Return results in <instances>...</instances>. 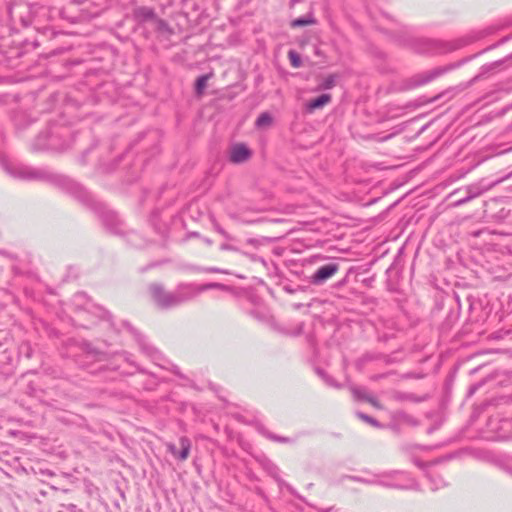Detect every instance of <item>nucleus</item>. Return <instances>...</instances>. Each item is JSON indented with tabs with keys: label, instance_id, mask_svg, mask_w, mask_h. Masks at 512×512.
<instances>
[{
	"label": "nucleus",
	"instance_id": "f257e3e1",
	"mask_svg": "<svg viewBox=\"0 0 512 512\" xmlns=\"http://www.w3.org/2000/svg\"><path fill=\"white\" fill-rule=\"evenodd\" d=\"M2 166L5 171L14 178L54 183L63 187L85 205L92 206L95 204L93 196L81 184L66 176L53 173L47 168L33 167L24 164H10L7 162H3Z\"/></svg>",
	"mask_w": 512,
	"mask_h": 512
},
{
	"label": "nucleus",
	"instance_id": "f03ea898",
	"mask_svg": "<svg viewBox=\"0 0 512 512\" xmlns=\"http://www.w3.org/2000/svg\"><path fill=\"white\" fill-rule=\"evenodd\" d=\"M221 286L220 284H208L197 287L193 284H181L174 291H167L162 284L152 283L149 286V292L159 308L171 309L194 299L208 288Z\"/></svg>",
	"mask_w": 512,
	"mask_h": 512
},
{
	"label": "nucleus",
	"instance_id": "7ed1b4c3",
	"mask_svg": "<svg viewBox=\"0 0 512 512\" xmlns=\"http://www.w3.org/2000/svg\"><path fill=\"white\" fill-rule=\"evenodd\" d=\"M72 142V132L69 127L51 124L41 131L32 143L35 151L51 150L64 151Z\"/></svg>",
	"mask_w": 512,
	"mask_h": 512
},
{
	"label": "nucleus",
	"instance_id": "20e7f679",
	"mask_svg": "<svg viewBox=\"0 0 512 512\" xmlns=\"http://www.w3.org/2000/svg\"><path fill=\"white\" fill-rule=\"evenodd\" d=\"M348 478L357 482L377 484L391 489L412 490L418 487L416 481L409 474L399 470L384 472L375 476L373 480H365L357 476H349Z\"/></svg>",
	"mask_w": 512,
	"mask_h": 512
},
{
	"label": "nucleus",
	"instance_id": "39448f33",
	"mask_svg": "<svg viewBox=\"0 0 512 512\" xmlns=\"http://www.w3.org/2000/svg\"><path fill=\"white\" fill-rule=\"evenodd\" d=\"M449 69V67H436L432 70L415 74L406 80V88L414 89L416 87L428 84L445 74Z\"/></svg>",
	"mask_w": 512,
	"mask_h": 512
},
{
	"label": "nucleus",
	"instance_id": "423d86ee",
	"mask_svg": "<svg viewBox=\"0 0 512 512\" xmlns=\"http://www.w3.org/2000/svg\"><path fill=\"white\" fill-rule=\"evenodd\" d=\"M339 268L337 262H329L322 265L309 277V282L316 286L323 285L339 271Z\"/></svg>",
	"mask_w": 512,
	"mask_h": 512
},
{
	"label": "nucleus",
	"instance_id": "0eeeda50",
	"mask_svg": "<svg viewBox=\"0 0 512 512\" xmlns=\"http://www.w3.org/2000/svg\"><path fill=\"white\" fill-rule=\"evenodd\" d=\"M100 218L105 228L112 234L123 232V223L117 213L112 210L101 209Z\"/></svg>",
	"mask_w": 512,
	"mask_h": 512
},
{
	"label": "nucleus",
	"instance_id": "6e6552de",
	"mask_svg": "<svg viewBox=\"0 0 512 512\" xmlns=\"http://www.w3.org/2000/svg\"><path fill=\"white\" fill-rule=\"evenodd\" d=\"M391 420L390 426L396 432H399L402 426L415 427L419 425V421L415 417L402 410L393 412Z\"/></svg>",
	"mask_w": 512,
	"mask_h": 512
},
{
	"label": "nucleus",
	"instance_id": "1a4fd4ad",
	"mask_svg": "<svg viewBox=\"0 0 512 512\" xmlns=\"http://www.w3.org/2000/svg\"><path fill=\"white\" fill-rule=\"evenodd\" d=\"M179 443H180V446H181L180 450H178L176 445L174 443H171V442L166 444V448H167V451L171 455H173L175 458H177L180 461H184L189 456L192 444H191L190 439L188 437H186V436H182L179 439Z\"/></svg>",
	"mask_w": 512,
	"mask_h": 512
},
{
	"label": "nucleus",
	"instance_id": "9d476101",
	"mask_svg": "<svg viewBox=\"0 0 512 512\" xmlns=\"http://www.w3.org/2000/svg\"><path fill=\"white\" fill-rule=\"evenodd\" d=\"M252 156L251 150L243 143L235 144L231 147L229 160L234 164H241L248 161Z\"/></svg>",
	"mask_w": 512,
	"mask_h": 512
},
{
	"label": "nucleus",
	"instance_id": "9b49d317",
	"mask_svg": "<svg viewBox=\"0 0 512 512\" xmlns=\"http://www.w3.org/2000/svg\"><path fill=\"white\" fill-rule=\"evenodd\" d=\"M133 19L138 24H144L147 22H153L156 19L155 9L148 6H137L132 11Z\"/></svg>",
	"mask_w": 512,
	"mask_h": 512
},
{
	"label": "nucleus",
	"instance_id": "f8f14e48",
	"mask_svg": "<svg viewBox=\"0 0 512 512\" xmlns=\"http://www.w3.org/2000/svg\"><path fill=\"white\" fill-rule=\"evenodd\" d=\"M331 101L329 94H321L318 97L306 103V111L312 113L316 109H320Z\"/></svg>",
	"mask_w": 512,
	"mask_h": 512
},
{
	"label": "nucleus",
	"instance_id": "ddd939ff",
	"mask_svg": "<svg viewBox=\"0 0 512 512\" xmlns=\"http://www.w3.org/2000/svg\"><path fill=\"white\" fill-rule=\"evenodd\" d=\"M258 432L261 435H263L264 437H266L267 439L274 441V442H279V443H284V444L295 442V440L292 438L279 436V435H276V434L270 432L268 429H266L262 425L258 427Z\"/></svg>",
	"mask_w": 512,
	"mask_h": 512
},
{
	"label": "nucleus",
	"instance_id": "4468645a",
	"mask_svg": "<svg viewBox=\"0 0 512 512\" xmlns=\"http://www.w3.org/2000/svg\"><path fill=\"white\" fill-rule=\"evenodd\" d=\"M314 24H316V19L312 13H308L304 16L296 18V19L292 20L290 23L292 28L303 27V26L314 25Z\"/></svg>",
	"mask_w": 512,
	"mask_h": 512
},
{
	"label": "nucleus",
	"instance_id": "2eb2a0df",
	"mask_svg": "<svg viewBox=\"0 0 512 512\" xmlns=\"http://www.w3.org/2000/svg\"><path fill=\"white\" fill-rule=\"evenodd\" d=\"M261 463L269 475H271L277 481L280 480V469L272 461L269 459H263Z\"/></svg>",
	"mask_w": 512,
	"mask_h": 512
},
{
	"label": "nucleus",
	"instance_id": "dca6fc26",
	"mask_svg": "<svg viewBox=\"0 0 512 512\" xmlns=\"http://www.w3.org/2000/svg\"><path fill=\"white\" fill-rule=\"evenodd\" d=\"M211 77H212V73H208V74L201 75L196 79L195 92L197 95L203 94V92L207 86V82Z\"/></svg>",
	"mask_w": 512,
	"mask_h": 512
},
{
	"label": "nucleus",
	"instance_id": "f3484780",
	"mask_svg": "<svg viewBox=\"0 0 512 512\" xmlns=\"http://www.w3.org/2000/svg\"><path fill=\"white\" fill-rule=\"evenodd\" d=\"M272 122V116L268 112H263L256 119L255 125L257 128H264L270 126Z\"/></svg>",
	"mask_w": 512,
	"mask_h": 512
},
{
	"label": "nucleus",
	"instance_id": "a211bd4d",
	"mask_svg": "<svg viewBox=\"0 0 512 512\" xmlns=\"http://www.w3.org/2000/svg\"><path fill=\"white\" fill-rule=\"evenodd\" d=\"M153 23L155 25L156 31H158L160 33H166V34L172 33V30L169 27L168 23L165 20L159 18L158 16H156V19H154Z\"/></svg>",
	"mask_w": 512,
	"mask_h": 512
},
{
	"label": "nucleus",
	"instance_id": "6ab92c4d",
	"mask_svg": "<svg viewBox=\"0 0 512 512\" xmlns=\"http://www.w3.org/2000/svg\"><path fill=\"white\" fill-rule=\"evenodd\" d=\"M142 350L143 352L149 356L155 363H157V361L160 359L161 355L159 353V351L152 347V346H149V345H142Z\"/></svg>",
	"mask_w": 512,
	"mask_h": 512
},
{
	"label": "nucleus",
	"instance_id": "aec40b11",
	"mask_svg": "<svg viewBox=\"0 0 512 512\" xmlns=\"http://www.w3.org/2000/svg\"><path fill=\"white\" fill-rule=\"evenodd\" d=\"M494 463L499 469L512 476V465L505 458H496Z\"/></svg>",
	"mask_w": 512,
	"mask_h": 512
},
{
	"label": "nucleus",
	"instance_id": "412c9836",
	"mask_svg": "<svg viewBox=\"0 0 512 512\" xmlns=\"http://www.w3.org/2000/svg\"><path fill=\"white\" fill-rule=\"evenodd\" d=\"M400 43L403 44V45H408V46H413L414 49L418 52V53H424V52H427L429 51L430 49L429 48H425V47H418L417 44H418V41L415 40V39H412L410 37H407V38H403L400 40Z\"/></svg>",
	"mask_w": 512,
	"mask_h": 512
},
{
	"label": "nucleus",
	"instance_id": "4be33fe9",
	"mask_svg": "<svg viewBox=\"0 0 512 512\" xmlns=\"http://www.w3.org/2000/svg\"><path fill=\"white\" fill-rule=\"evenodd\" d=\"M428 477L432 484V486H431L432 490H438L447 485V483L444 481V479L440 475H429Z\"/></svg>",
	"mask_w": 512,
	"mask_h": 512
},
{
	"label": "nucleus",
	"instance_id": "5701e85b",
	"mask_svg": "<svg viewBox=\"0 0 512 512\" xmlns=\"http://www.w3.org/2000/svg\"><path fill=\"white\" fill-rule=\"evenodd\" d=\"M505 60H499V61H495L493 63H490V64H486L484 66L481 67V72L479 75H477L474 80L478 79L479 77L483 76L484 74L492 71L493 69L499 67L500 65H502V63H504Z\"/></svg>",
	"mask_w": 512,
	"mask_h": 512
},
{
	"label": "nucleus",
	"instance_id": "b1692460",
	"mask_svg": "<svg viewBox=\"0 0 512 512\" xmlns=\"http://www.w3.org/2000/svg\"><path fill=\"white\" fill-rule=\"evenodd\" d=\"M397 399L418 403V402L424 401L426 399V397L416 396V395L410 394V393H403V394H399L397 396Z\"/></svg>",
	"mask_w": 512,
	"mask_h": 512
},
{
	"label": "nucleus",
	"instance_id": "393cba45",
	"mask_svg": "<svg viewBox=\"0 0 512 512\" xmlns=\"http://www.w3.org/2000/svg\"><path fill=\"white\" fill-rule=\"evenodd\" d=\"M288 58H289L290 63H291V65L293 67L298 68V67H300L302 65V61H301L300 55L296 51L289 50Z\"/></svg>",
	"mask_w": 512,
	"mask_h": 512
},
{
	"label": "nucleus",
	"instance_id": "a878e982",
	"mask_svg": "<svg viewBox=\"0 0 512 512\" xmlns=\"http://www.w3.org/2000/svg\"><path fill=\"white\" fill-rule=\"evenodd\" d=\"M351 391L356 399L366 401L369 397V394L364 388L361 387H352Z\"/></svg>",
	"mask_w": 512,
	"mask_h": 512
},
{
	"label": "nucleus",
	"instance_id": "bb28decb",
	"mask_svg": "<svg viewBox=\"0 0 512 512\" xmlns=\"http://www.w3.org/2000/svg\"><path fill=\"white\" fill-rule=\"evenodd\" d=\"M317 373L322 377V379L329 385V386H332V387H336V388H339L340 385H338L332 377H330L329 375H327L323 370L321 369H317Z\"/></svg>",
	"mask_w": 512,
	"mask_h": 512
},
{
	"label": "nucleus",
	"instance_id": "cd10ccee",
	"mask_svg": "<svg viewBox=\"0 0 512 512\" xmlns=\"http://www.w3.org/2000/svg\"><path fill=\"white\" fill-rule=\"evenodd\" d=\"M357 416L362 419L363 421L371 424L372 426H375V427H380V423L373 417L367 415V414H364V413H361V412H358L357 413Z\"/></svg>",
	"mask_w": 512,
	"mask_h": 512
},
{
	"label": "nucleus",
	"instance_id": "c85d7f7f",
	"mask_svg": "<svg viewBox=\"0 0 512 512\" xmlns=\"http://www.w3.org/2000/svg\"><path fill=\"white\" fill-rule=\"evenodd\" d=\"M467 192L469 195V198L474 199L478 196H480L483 193V190L479 188L478 186H469L467 188Z\"/></svg>",
	"mask_w": 512,
	"mask_h": 512
},
{
	"label": "nucleus",
	"instance_id": "c756f323",
	"mask_svg": "<svg viewBox=\"0 0 512 512\" xmlns=\"http://www.w3.org/2000/svg\"><path fill=\"white\" fill-rule=\"evenodd\" d=\"M156 1H157L158 7L160 8V10L162 12H164L166 8L172 6V4H173V0H156Z\"/></svg>",
	"mask_w": 512,
	"mask_h": 512
},
{
	"label": "nucleus",
	"instance_id": "7c9ffc66",
	"mask_svg": "<svg viewBox=\"0 0 512 512\" xmlns=\"http://www.w3.org/2000/svg\"><path fill=\"white\" fill-rule=\"evenodd\" d=\"M483 381L471 385L468 389V396H472L483 385Z\"/></svg>",
	"mask_w": 512,
	"mask_h": 512
},
{
	"label": "nucleus",
	"instance_id": "2f4dec72",
	"mask_svg": "<svg viewBox=\"0 0 512 512\" xmlns=\"http://www.w3.org/2000/svg\"><path fill=\"white\" fill-rule=\"evenodd\" d=\"M94 146L90 147L89 149L85 150L80 158V161L82 164H85L87 162V156L88 154L93 150Z\"/></svg>",
	"mask_w": 512,
	"mask_h": 512
},
{
	"label": "nucleus",
	"instance_id": "473e14b6",
	"mask_svg": "<svg viewBox=\"0 0 512 512\" xmlns=\"http://www.w3.org/2000/svg\"><path fill=\"white\" fill-rule=\"evenodd\" d=\"M85 351L88 354H91V355H99L100 354L98 351H96L95 349L91 348V346L89 344H85Z\"/></svg>",
	"mask_w": 512,
	"mask_h": 512
},
{
	"label": "nucleus",
	"instance_id": "72a5a7b5",
	"mask_svg": "<svg viewBox=\"0 0 512 512\" xmlns=\"http://www.w3.org/2000/svg\"><path fill=\"white\" fill-rule=\"evenodd\" d=\"M366 402L372 404L374 407L380 408L378 401L371 395L367 398Z\"/></svg>",
	"mask_w": 512,
	"mask_h": 512
},
{
	"label": "nucleus",
	"instance_id": "f704fd0d",
	"mask_svg": "<svg viewBox=\"0 0 512 512\" xmlns=\"http://www.w3.org/2000/svg\"><path fill=\"white\" fill-rule=\"evenodd\" d=\"M470 200H472V199H471V198H469V195H467L466 197H464V198H462V199L458 200V201L456 202V205H457V206L463 205V204L467 203V202H468V201H470Z\"/></svg>",
	"mask_w": 512,
	"mask_h": 512
},
{
	"label": "nucleus",
	"instance_id": "c9c22d12",
	"mask_svg": "<svg viewBox=\"0 0 512 512\" xmlns=\"http://www.w3.org/2000/svg\"><path fill=\"white\" fill-rule=\"evenodd\" d=\"M101 317H102L103 319L110 320V319H111V314H110L108 311L103 310V311H102V314H101Z\"/></svg>",
	"mask_w": 512,
	"mask_h": 512
},
{
	"label": "nucleus",
	"instance_id": "e433bc0d",
	"mask_svg": "<svg viewBox=\"0 0 512 512\" xmlns=\"http://www.w3.org/2000/svg\"><path fill=\"white\" fill-rule=\"evenodd\" d=\"M334 84V78L333 77H329L327 80H326V87H331L332 85Z\"/></svg>",
	"mask_w": 512,
	"mask_h": 512
},
{
	"label": "nucleus",
	"instance_id": "4c0bfd02",
	"mask_svg": "<svg viewBox=\"0 0 512 512\" xmlns=\"http://www.w3.org/2000/svg\"><path fill=\"white\" fill-rule=\"evenodd\" d=\"M414 463H415L418 467H420V468H423V466H424V463H423V462H421V461H419V460H415V461H414Z\"/></svg>",
	"mask_w": 512,
	"mask_h": 512
},
{
	"label": "nucleus",
	"instance_id": "58836bf2",
	"mask_svg": "<svg viewBox=\"0 0 512 512\" xmlns=\"http://www.w3.org/2000/svg\"><path fill=\"white\" fill-rule=\"evenodd\" d=\"M100 166H101L105 171H110V170H112V167H107V168H105L103 163H100Z\"/></svg>",
	"mask_w": 512,
	"mask_h": 512
},
{
	"label": "nucleus",
	"instance_id": "ea45409f",
	"mask_svg": "<svg viewBox=\"0 0 512 512\" xmlns=\"http://www.w3.org/2000/svg\"><path fill=\"white\" fill-rule=\"evenodd\" d=\"M123 355H124V357H125V360H126V361H128V362H130L129 357H128V353L124 352V353H123Z\"/></svg>",
	"mask_w": 512,
	"mask_h": 512
},
{
	"label": "nucleus",
	"instance_id": "a19ab883",
	"mask_svg": "<svg viewBox=\"0 0 512 512\" xmlns=\"http://www.w3.org/2000/svg\"><path fill=\"white\" fill-rule=\"evenodd\" d=\"M433 431H434V428H433V427H431V428H429V429H428L427 433H428V434H431Z\"/></svg>",
	"mask_w": 512,
	"mask_h": 512
},
{
	"label": "nucleus",
	"instance_id": "79ce46f5",
	"mask_svg": "<svg viewBox=\"0 0 512 512\" xmlns=\"http://www.w3.org/2000/svg\"><path fill=\"white\" fill-rule=\"evenodd\" d=\"M333 508L329 507L328 509L324 510L323 512H330Z\"/></svg>",
	"mask_w": 512,
	"mask_h": 512
},
{
	"label": "nucleus",
	"instance_id": "37998d69",
	"mask_svg": "<svg viewBox=\"0 0 512 512\" xmlns=\"http://www.w3.org/2000/svg\"><path fill=\"white\" fill-rule=\"evenodd\" d=\"M511 57H512V55H511V56H509V58H511Z\"/></svg>",
	"mask_w": 512,
	"mask_h": 512
}]
</instances>
